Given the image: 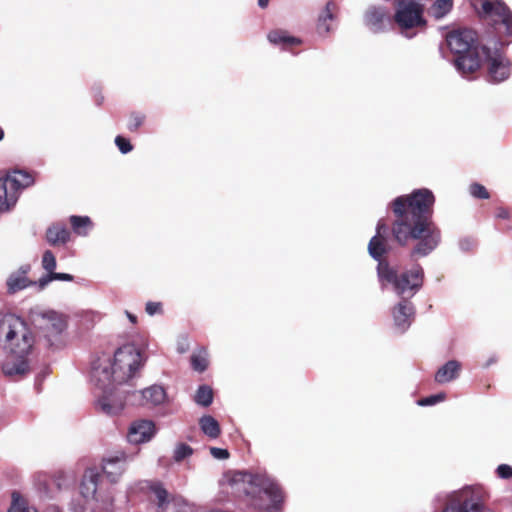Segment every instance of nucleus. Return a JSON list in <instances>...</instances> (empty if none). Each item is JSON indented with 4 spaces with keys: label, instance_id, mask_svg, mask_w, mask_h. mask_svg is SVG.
<instances>
[{
    "label": "nucleus",
    "instance_id": "f257e3e1",
    "mask_svg": "<svg viewBox=\"0 0 512 512\" xmlns=\"http://www.w3.org/2000/svg\"><path fill=\"white\" fill-rule=\"evenodd\" d=\"M435 198L426 188L417 189L410 195L399 196L392 202V209L397 216L392 233L395 241L406 245L410 240L419 239L415 253L430 254L440 243V231L431 222V213Z\"/></svg>",
    "mask_w": 512,
    "mask_h": 512
},
{
    "label": "nucleus",
    "instance_id": "f03ea898",
    "mask_svg": "<svg viewBox=\"0 0 512 512\" xmlns=\"http://www.w3.org/2000/svg\"><path fill=\"white\" fill-rule=\"evenodd\" d=\"M0 339L6 342L9 354L2 365L3 373L22 378L30 371L28 356L34 346V336L26 323L14 314H6L0 320Z\"/></svg>",
    "mask_w": 512,
    "mask_h": 512
},
{
    "label": "nucleus",
    "instance_id": "7ed1b4c3",
    "mask_svg": "<svg viewBox=\"0 0 512 512\" xmlns=\"http://www.w3.org/2000/svg\"><path fill=\"white\" fill-rule=\"evenodd\" d=\"M235 492L242 493L245 501L256 510L280 512L284 495L272 479L264 474L235 472L230 480Z\"/></svg>",
    "mask_w": 512,
    "mask_h": 512
},
{
    "label": "nucleus",
    "instance_id": "20e7f679",
    "mask_svg": "<svg viewBox=\"0 0 512 512\" xmlns=\"http://www.w3.org/2000/svg\"><path fill=\"white\" fill-rule=\"evenodd\" d=\"M142 365L143 359L140 351L134 345L127 344L115 351L110 368L95 367L92 378L96 385L106 392L115 384L127 382Z\"/></svg>",
    "mask_w": 512,
    "mask_h": 512
},
{
    "label": "nucleus",
    "instance_id": "39448f33",
    "mask_svg": "<svg viewBox=\"0 0 512 512\" xmlns=\"http://www.w3.org/2000/svg\"><path fill=\"white\" fill-rule=\"evenodd\" d=\"M476 41L475 31L469 28L455 29L446 35V42L450 50L460 55L455 60V66L463 76H467L480 68Z\"/></svg>",
    "mask_w": 512,
    "mask_h": 512
},
{
    "label": "nucleus",
    "instance_id": "423d86ee",
    "mask_svg": "<svg viewBox=\"0 0 512 512\" xmlns=\"http://www.w3.org/2000/svg\"><path fill=\"white\" fill-rule=\"evenodd\" d=\"M488 499L483 486H466L450 494L439 512H485Z\"/></svg>",
    "mask_w": 512,
    "mask_h": 512
},
{
    "label": "nucleus",
    "instance_id": "0eeeda50",
    "mask_svg": "<svg viewBox=\"0 0 512 512\" xmlns=\"http://www.w3.org/2000/svg\"><path fill=\"white\" fill-rule=\"evenodd\" d=\"M376 259L378 260L377 273L380 282L392 284L398 294H403L408 289L418 290L422 286L424 273L421 266L414 265L399 276L397 269L388 263L387 258Z\"/></svg>",
    "mask_w": 512,
    "mask_h": 512
},
{
    "label": "nucleus",
    "instance_id": "6e6552de",
    "mask_svg": "<svg viewBox=\"0 0 512 512\" xmlns=\"http://www.w3.org/2000/svg\"><path fill=\"white\" fill-rule=\"evenodd\" d=\"M33 177L23 171H13L0 178V212L11 211L16 205L21 191L32 185Z\"/></svg>",
    "mask_w": 512,
    "mask_h": 512
},
{
    "label": "nucleus",
    "instance_id": "1a4fd4ad",
    "mask_svg": "<svg viewBox=\"0 0 512 512\" xmlns=\"http://www.w3.org/2000/svg\"><path fill=\"white\" fill-rule=\"evenodd\" d=\"M394 19L402 30V33L425 24V20L423 18V7L415 2H399Z\"/></svg>",
    "mask_w": 512,
    "mask_h": 512
},
{
    "label": "nucleus",
    "instance_id": "9d476101",
    "mask_svg": "<svg viewBox=\"0 0 512 512\" xmlns=\"http://www.w3.org/2000/svg\"><path fill=\"white\" fill-rule=\"evenodd\" d=\"M480 14L505 27V34L512 35V14L507 6L500 0H481Z\"/></svg>",
    "mask_w": 512,
    "mask_h": 512
},
{
    "label": "nucleus",
    "instance_id": "9b49d317",
    "mask_svg": "<svg viewBox=\"0 0 512 512\" xmlns=\"http://www.w3.org/2000/svg\"><path fill=\"white\" fill-rule=\"evenodd\" d=\"M148 490L155 496L157 512H168L170 507L179 512L181 507L186 506V501L181 496L169 493L160 481L150 482Z\"/></svg>",
    "mask_w": 512,
    "mask_h": 512
},
{
    "label": "nucleus",
    "instance_id": "f8f14e48",
    "mask_svg": "<svg viewBox=\"0 0 512 512\" xmlns=\"http://www.w3.org/2000/svg\"><path fill=\"white\" fill-rule=\"evenodd\" d=\"M487 58L488 81L490 83H501L511 75V63L499 52L489 53L486 48L482 49Z\"/></svg>",
    "mask_w": 512,
    "mask_h": 512
},
{
    "label": "nucleus",
    "instance_id": "ddd939ff",
    "mask_svg": "<svg viewBox=\"0 0 512 512\" xmlns=\"http://www.w3.org/2000/svg\"><path fill=\"white\" fill-rule=\"evenodd\" d=\"M133 403H138L142 406H157L167 398L165 389L160 385H152L139 392H133L128 396Z\"/></svg>",
    "mask_w": 512,
    "mask_h": 512
},
{
    "label": "nucleus",
    "instance_id": "4468645a",
    "mask_svg": "<svg viewBox=\"0 0 512 512\" xmlns=\"http://www.w3.org/2000/svg\"><path fill=\"white\" fill-rule=\"evenodd\" d=\"M30 271L29 265L21 266L17 271L12 272L6 281L7 293L12 295L27 287L34 286L38 282L27 277Z\"/></svg>",
    "mask_w": 512,
    "mask_h": 512
},
{
    "label": "nucleus",
    "instance_id": "2eb2a0df",
    "mask_svg": "<svg viewBox=\"0 0 512 512\" xmlns=\"http://www.w3.org/2000/svg\"><path fill=\"white\" fill-rule=\"evenodd\" d=\"M126 459L127 455L124 452H117L116 455L103 459L102 472L111 483H116L119 480L125 470Z\"/></svg>",
    "mask_w": 512,
    "mask_h": 512
},
{
    "label": "nucleus",
    "instance_id": "dca6fc26",
    "mask_svg": "<svg viewBox=\"0 0 512 512\" xmlns=\"http://www.w3.org/2000/svg\"><path fill=\"white\" fill-rule=\"evenodd\" d=\"M155 433V425L150 420H139L129 428L127 438L129 442L139 444L149 441Z\"/></svg>",
    "mask_w": 512,
    "mask_h": 512
},
{
    "label": "nucleus",
    "instance_id": "f3484780",
    "mask_svg": "<svg viewBox=\"0 0 512 512\" xmlns=\"http://www.w3.org/2000/svg\"><path fill=\"white\" fill-rule=\"evenodd\" d=\"M387 226L380 220L377 224V233L370 240L368 245V251L370 256H383L391 252L389 241L384 236L387 232Z\"/></svg>",
    "mask_w": 512,
    "mask_h": 512
},
{
    "label": "nucleus",
    "instance_id": "a211bd4d",
    "mask_svg": "<svg viewBox=\"0 0 512 512\" xmlns=\"http://www.w3.org/2000/svg\"><path fill=\"white\" fill-rule=\"evenodd\" d=\"M100 479L101 472L96 467L87 468L80 484L81 495L86 499H94Z\"/></svg>",
    "mask_w": 512,
    "mask_h": 512
},
{
    "label": "nucleus",
    "instance_id": "6ab92c4d",
    "mask_svg": "<svg viewBox=\"0 0 512 512\" xmlns=\"http://www.w3.org/2000/svg\"><path fill=\"white\" fill-rule=\"evenodd\" d=\"M365 22L373 31H381L390 25L388 12L382 7H370L365 14Z\"/></svg>",
    "mask_w": 512,
    "mask_h": 512
},
{
    "label": "nucleus",
    "instance_id": "aec40b11",
    "mask_svg": "<svg viewBox=\"0 0 512 512\" xmlns=\"http://www.w3.org/2000/svg\"><path fill=\"white\" fill-rule=\"evenodd\" d=\"M43 267L48 272V274L38 280V286L40 289H43L49 282L53 280H73V276L71 274L54 272L56 267V258H43Z\"/></svg>",
    "mask_w": 512,
    "mask_h": 512
},
{
    "label": "nucleus",
    "instance_id": "412c9836",
    "mask_svg": "<svg viewBox=\"0 0 512 512\" xmlns=\"http://www.w3.org/2000/svg\"><path fill=\"white\" fill-rule=\"evenodd\" d=\"M413 317V307L408 304L406 301L398 303L397 306L393 309V319L395 326L401 331L404 332L408 329L411 324V319Z\"/></svg>",
    "mask_w": 512,
    "mask_h": 512
},
{
    "label": "nucleus",
    "instance_id": "4be33fe9",
    "mask_svg": "<svg viewBox=\"0 0 512 512\" xmlns=\"http://www.w3.org/2000/svg\"><path fill=\"white\" fill-rule=\"evenodd\" d=\"M461 364L456 360H450L441 366L435 373V381L444 384L453 381L459 375Z\"/></svg>",
    "mask_w": 512,
    "mask_h": 512
},
{
    "label": "nucleus",
    "instance_id": "5701e85b",
    "mask_svg": "<svg viewBox=\"0 0 512 512\" xmlns=\"http://www.w3.org/2000/svg\"><path fill=\"white\" fill-rule=\"evenodd\" d=\"M98 403L101 410L109 415L118 414L125 406V401L123 399H116L112 395H103L99 399Z\"/></svg>",
    "mask_w": 512,
    "mask_h": 512
},
{
    "label": "nucleus",
    "instance_id": "b1692460",
    "mask_svg": "<svg viewBox=\"0 0 512 512\" xmlns=\"http://www.w3.org/2000/svg\"><path fill=\"white\" fill-rule=\"evenodd\" d=\"M199 425L203 433L212 439L219 437L221 434V428L218 421L210 415L201 417Z\"/></svg>",
    "mask_w": 512,
    "mask_h": 512
},
{
    "label": "nucleus",
    "instance_id": "393cba45",
    "mask_svg": "<svg viewBox=\"0 0 512 512\" xmlns=\"http://www.w3.org/2000/svg\"><path fill=\"white\" fill-rule=\"evenodd\" d=\"M336 6L333 2H328L324 11L319 15L317 30L319 34H327L330 31V25L328 21L332 22L334 20V10Z\"/></svg>",
    "mask_w": 512,
    "mask_h": 512
},
{
    "label": "nucleus",
    "instance_id": "a878e982",
    "mask_svg": "<svg viewBox=\"0 0 512 512\" xmlns=\"http://www.w3.org/2000/svg\"><path fill=\"white\" fill-rule=\"evenodd\" d=\"M69 238V231L61 225L55 224L47 230V240L53 245L64 244Z\"/></svg>",
    "mask_w": 512,
    "mask_h": 512
},
{
    "label": "nucleus",
    "instance_id": "bb28decb",
    "mask_svg": "<svg viewBox=\"0 0 512 512\" xmlns=\"http://www.w3.org/2000/svg\"><path fill=\"white\" fill-rule=\"evenodd\" d=\"M46 317H47V324H46L45 328L50 333L60 334L66 329L67 322H66V319L62 315H59L56 312H50L46 315Z\"/></svg>",
    "mask_w": 512,
    "mask_h": 512
},
{
    "label": "nucleus",
    "instance_id": "cd10ccee",
    "mask_svg": "<svg viewBox=\"0 0 512 512\" xmlns=\"http://www.w3.org/2000/svg\"><path fill=\"white\" fill-rule=\"evenodd\" d=\"M268 40L275 45L288 47L300 43V40L289 36L285 31L275 30L268 34Z\"/></svg>",
    "mask_w": 512,
    "mask_h": 512
},
{
    "label": "nucleus",
    "instance_id": "c85d7f7f",
    "mask_svg": "<svg viewBox=\"0 0 512 512\" xmlns=\"http://www.w3.org/2000/svg\"><path fill=\"white\" fill-rule=\"evenodd\" d=\"M70 223L78 235L85 236L92 229V222L87 216H71Z\"/></svg>",
    "mask_w": 512,
    "mask_h": 512
},
{
    "label": "nucleus",
    "instance_id": "c756f323",
    "mask_svg": "<svg viewBox=\"0 0 512 512\" xmlns=\"http://www.w3.org/2000/svg\"><path fill=\"white\" fill-rule=\"evenodd\" d=\"M195 402L203 407H208L213 401V390L207 385H201L196 391Z\"/></svg>",
    "mask_w": 512,
    "mask_h": 512
},
{
    "label": "nucleus",
    "instance_id": "7c9ffc66",
    "mask_svg": "<svg viewBox=\"0 0 512 512\" xmlns=\"http://www.w3.org/2000/svg\"><path fill=\"white\" fill-rule=\"evenodd\" d=\"M8 512H37L28 506L26 499H24L19 492L12 493V503Z\"/></svg>",
    "mask_w": 512,
    "mask_h": 512
},
{
    "label": "nucleus",
    "instance_id": "2f4dec72",
    "mask_svg": "<svg viewBox=\"0 0 512 512\" xmlns=\"http://www.w3.org/2000/svg\"><path fill=\"white\" fill-rule=\"evenodd\" d=\"M453 6V0H436L431 7L432 15L440 19L450 12Z\"/></svg>",
    "mask_w": 512,
    "mask_h": 512
},
{
    "label": "nucleus",
    "instance_id": "473e14b6",
    "mask_svg": "<svg viewBox=\"0 0 512 512\" xmlns=\"http://www.w3.org/2000/svg\"><path fill=\"white\" fill-rule=\"evenodd\" d=\"M192 453H193V449L189 445H187L185 443H180L176 446V448L174 450L173 459L176 462H181L185 458L191 456Z\"/></svg>",
    "mask_w": 512,
    "mask_h": 512
},
{
    "label": "nucleus",
    "instance_id": "72a5a7b5",
    "mask_svg": "<svg viewBox=\"0 0 512 512\" xmlns=\"http://www.w3.org/2000/svg\"><path fill=\"white\" fill-rule=\"evenodd\" d=\"M446 399V393L440 392L435 395H430L428 397L421 398L417 401L420 406H432L436 403L442 402Z\"/></svg>",
    "mask_w": 512,
    "mask_h": 512
},
{
    "label": "nucleus",
    "instance_id": "f704fd0d",
    "mask_svg": "<svg viewBox=\"0 0 512 512\" xmlns=\"http://www.w3.org/2000/svg\"><path fill=\"white\" fill-rule=\"evenodd\" d=\"M191 365L195 371L203 372L208 367V361L204 356L194 354L191 356Z\"/></svg>",
    "mask_w": 512,
    "mask_h": 512
},
{
    "label": "nucleus",
    "instance_id": "c9c22d12",
    "mask_svg": "<svg viewBox=\"0 0 512 512\" xmlns=\"http://www.w3.org/2000/svg\"><path fill=\"white\" fill-rule=\"evenodd\" d=\"M469 191H470V194L475 198H479V199H488L489 198L488 191L481 184H478V183L472 184L469 188Z\"/></svg>",
    "mask_w": 512,
    "mask_h": 512
},
{
    "label": "nucleus",
    "instance_id": "e433bc0d",
    "mask_svg": "<svg viewBox=\"0 0 512 512\" xmlns=\"http://www.w3.org/2000/svg\"><path fill=\"white\" fill-rule=\"evenodd\" d=\"M115 144L123 154L129 153L133 148L129 140L122 136H117L115 138Z\"/></svg>",
    "mask_w": 512,
    "mask_h": 512
},
{
    "label": "nucleus",
    "instance_id": "4c0bfd02",
    "mask_svg": "<svg viewBox=\"0 0 512 512\" xmlns=\"http://www.w3.org/2000/svg\"><path fill=\"white\" fill-rule=\"evenodd\" d=\"M144 122V116L139 113H134L130 116L128 128L130 131L137 130Z\"/></svg>",
    "mask_w": 512,
    "mask_h": 512
},
{
    "label": "nucleus",
    "instance_id": "58836bf2",
    "mask_svg": "<svg viewBox=\"0 0 512 512\" xmlns=\"http://www.w3.org/2000/svg\"><path fill=\"white\" fill-rule=\"evenodd\" d=\"M145 311L150 316H153L155 314H162L163 313L162 303L149 301L146 303Z\"/></svg>",
    "mask_w": 512,
    "mask_h": 512
},
{
    "label": "nucleus",
    "instance_id": "ea45409f",
    "mask_svg": "<svg viewBox=\"0 0 512 512\" xmlns=\"http://www.w3.org/2000/svg\"><path fill=\"white\" fill-rule=\"evenodd\" d=\"M496 475L501 479L512 478V466L508 464H500L496 469Z\"/></svg>",
    "mask_w": 512,
    "mask_h": 512
},
{
    "label": "nucleus",
    "instance_id": "a19ab883",
    "mask_svg": "<svg viewBox=\"0 0 512 512\" xmlns=\"http://www.w3.org/2000/svg\"><path fill=\"white\" fill-rule=\"evenodd\" d=\"M211 455L216 459H227L229 457V452L227 449L211 447L210 448Z\"/></svg>",
    "mask_w": 512,
    "mask_h": 512
},
{
    "label": "nucleus",
    "instance_id": "79ce46f5",
    "mask_svg": "<svg viewBox=\"0 0 512 512\" xmlns=\"http://www.w3.org/2000/svg\"><path fill=\"white\" fill-rule=\"evenodd\" d=\"M460 247L462 252L466 253L471 250V248L474 246V242L470 239H463L460 241Z\"/></svg>",
    "mask_w": 512,
    "mask_h": 512
},
{
    "label": "nucleus",
    "instance_id": "37998d69",
    "mask_svg": "<svg viewBox=\"0 0 512 512\" xmlns=\"http://www.w3.org/2000/svg\"><path fill=\"white\" fill-rule=\"evenodd\" d=\"M497 218L507 219L509 218V212L506 209L500 208L496 213Z\"/></svg>",
    "mask_w": 512,
    "mask_h": 512
},
{
    "label": "nucleus",
    "instance_id": "c03bdc74",
    "mask_svg": "<svg viewBox=\"0 0 512 512\" xmlns=\"http://www.w3.org/2000/svg\"><path fill=\"white\" fill-rule=\"evenodd\" d=\"M126 315H127L128 319L131 321V323H133V324L137 323V317L134 314L126 311Z\"/></svg>",
    "mask_w": 512,
    "mask_h": 512
},
{
    "label": "nucleus",
    "instance_id": "a18cd8bd",
    "mask_svg": "<svg viewBox=\"0 0 512 512\" xmlns=\"http://www.w3.org/2000/svg\"><path fill=\"white\" fill-rule=\"evenodd\" d=\"M269 0H258V5L261 8H265L268 5Z\"/></svg>",
    "mask_w": 512,
    "mask_h": 512
},
{
    "label": "nucleus",
    "instance_id": "49530a36",
    "mask_svg": "<svg viewBox=\"0 0 512 512\" xmlns=\"http://www.w3.org/2000/svg\"><path fill=\"white\" fill-rule=\"evenodd\" d=\"M43 256L48 257V256H52V254L49 251H47V252L44 253Z\"/></svg>",
    "mask_w": 512,
    "mask_h": 512
},
{
    "label": "nucleus",
    "instance_id": "de8ad7c7",
    "mask_svg": "<svg viewBox=\"0 0 512 512\" xmlns=\"http://www.w3.org/2000/svg\"><path fill=\"white\" fill-rule=\"evenodd\" d=\"M3 135H4L3 130L0 128V140L3 138Z\"/></svg>",
    "mask_w": 512,
    "mask_h": 512
}]
</instances>
